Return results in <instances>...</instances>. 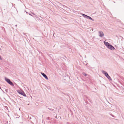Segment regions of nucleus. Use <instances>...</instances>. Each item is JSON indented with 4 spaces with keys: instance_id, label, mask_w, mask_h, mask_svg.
Instances as JSON below:
<instances>
[{
    "instance_id": "obj_1",
    "label": "nucleus",
    "mask_w": 124,
    "mask_h": 124,
    "mask_svg": "<svg viewBox=\"0 0 124 124\" xmlns=\"http://www.w3.org/2000/svg\"><path fill=\"white\" fill-rule=\"evenodd\" d=\"M104 43L108 49L113 50L115 49V48L108 42L104 41Z\"/></svg>"
},
{
    "instance_id": "obj_2",
    "label": "nucleus",
    "mask_w": 124,
    "mask_h": 124,
    "mask_svg": "<svg viewBox=\"0 0 124 124\" xmlns=\"http://www.w3.org/2000/svg\"><path fill=\"white\" fill-rule=\"evenodd\" d=\"M104 43L108 49L113 50L115 49V48L108 42L104 41Z\"/></svg>"
},
{
    "instance_id": "obj_3",
    "label": "nucleus",
    "mask_w": 124,
    "mask_h": 124,
    "mask_svg": "<svg viewBox=\"0 0 124 124\" xmlns=\"http://www.w3.org/2000/svg\"><path fill=\"white\" fill-rule=\"evenodd\" d=\"M102 73L104 74L106 77L109 80H111L112 79L110 76L109 75L108 73L106 71L103 70L102 71Z\"/></svg>"
},
{
    "instance_id": "obj_4",
    "label": "nucleus",
    "mask_w": 124,
    "mask_h": 124,
    "mask_svg": "<svg viewBox=\"0 0 124 124\" xmlns=\"http://www.w3.org/2000/svg\"><path fill=\"white\" fill-rule=\"evenodd\" d=\"M5 81L9 84L12 86H14V85L13 83L10 80L6 77L5 78Z\"/></svg>"
},
{
    "instance_id": "obj_5",
    "label": "nucleus",
    "mask_w": 124,
    "mask_h": 124,
    "mask_svg": "<svg viewBox=\"0 0 124 124\" xmlns=\"http://www.w3.org/2000/svg\"><path fill=\"white\" fill-rule=\"evenodd\" d=\"M82 15L83 17H84L85 18H87V19H89L90 20H92L93 21H94L93 19L92 18H91L90 16H88L87 15H86L84 14H83Z\"/></svg>"
},
{
    "instance_id": "obj_6",
    "label": "nucleus",
    "mask_w": 124,
    "mask_h": 124,
    "mask_svg": "<svg viewBox=\"0 0 124 124\" xmlns=\"http://www.w3.org/2000/svg\"><path fill=\"white\" fill-rule=\"evenodd\" d=\"M18 92L19 93L23 95V96L25 97H26V94L23 91H18Z\"/></svg>"
},
{
    "instance_id": "obj_7",
    "label": "nucleus",
    "mask_w": 124,
    "mask_h": 124,
    "mask_svg": "<svg viewBox=\"0 0 124 124\" xmlns=\"http://www.w3.org/2000/svg\"><path fill=\"white\" fill-rule=\"evenodd\" d=\"M98 33L99 34V36L101 37H103L104 35V34L102 31H99Z\"/></svg>"
},
{
    "instance_id": "obj_8",
    "label": "nucleus",
    "mask_w": 124,
    "mask_h": 124,
    "mask_svg": "<svg viewBox=\"0 0 124 124\" xmlns=\"http://www.w3.org/2000/svg\"><path fill=\"white\" fill-rule=\"evenodd\" d=\"M41 74L46 79L48 80V78L47 76L45 73L42 72H41Z\"/></svg>"
},
{
    "instance_id": "obj_9",
    "label": "nucleus",
    "mask_w": 124,
    "mask_h": 124,
    "mask_svg": "<svg viewBox=\"0 0 124 124\" xmlns=\"http://www.w3.org/2000/svg\"><path fill=\"white\" fill-rule=\"evenodd\" d=\"M85 97V99H84V100L86 102V103H87V99H88L89 100V101H90V100H89L88 98L86 96Z\"/></svg>"
},
{
    "instance_id": "obj_10",
    "label": "nucleus",
    "mask_w": 124,
    "mask_h": 124,
    "mask_svg": "<svg viewBox=\"0 0 124 124\" xmlns=\"http://www.w3.org/2000/svg\"><path fill=\"white\" fill-rule=\"evenodd\" d=\"M83 74L85 76H86L87 75V74H86L84 73H83Z\"/></svg>"
},
{
    "instance_id": "obj_11",
    "label": "nucleus",
    "mask_w": 124,
    "mask_h": 124,
    "mask_svg": "<svg viewBox=\"0 0 124 124\" xmlns=\"http://www.w3.org/2000/svg\"><path fill=\"white\" fill-rule=\"evenodd\" d=\"M2 60V58L1 57V56L0 55V60Z\"/></svg>"
},
{
    "instance_id": "obj_12",
    "label": "nucleus",
    "mask_w": 124,
    "mask_h": 124,
    "mask_svg": "<svg viewBox=\"0 0 124 124\" xmlns=\"http://www.w3.org/2000/svg\"><path fill=\"white\" fill-rule=\"evenodd\" d=\"M29 15H31V16H32L29 13Z\"/></svg>"
},
{
    "instance_id": "obj_13",
    "label": "nucleus",
    "mask_w": 124,
    "mask_h": 124,
    "mask_svg": "<svg viewBox=\"0 0 124 124\" xmlns=\"http://www.w3.org/2000/svg\"><path fill=\"white\" fill-rule=\"evenodd\" d=\"M55 118H57V116H55Z\"/></svg>"
},
{
    "instance_id": "obj_14",
    "label": "nucleus",
    "mask_w": 124,
    "mask_h": 124,
    "mask_svg": "<svg viewBox=\"0 0 124 124\" xmlns=\"http://www.w3.org/2000/svg\"><path fill=\"white\" fill-rule=\"evenodd\" d=\"M53 36H54V34L53 33Z\"/></svg>"
},
{
    "instance_id": "obj_15",
    "label": "nucleus",
    "mask_w": 124,
    "mask_h": 124,
    "mask_svg": "<svg viewBox=\"0 0 124 124\" xmlns=\"http://www.w3.org/2000/svg\"><path fill=\"white\" fill-rule=\"evenodd\" d=\"M32 13L33 14H34V13H33L32 12Z\"/></svg>"
},
{
    "instance_id": "obj_16",
    "label": "nucleus",
    "mask_w": 124,
    "mask_h": 124,
    "mask_svg": "<svg viewBox=\"0 0 124 124\" xmlns=\"http://www.w3.org/2000/svg\"><path fill=\"white\" fill-rule=\"evenodd\" d=\"M19 110H20V108L19 109Z\"/></svg>"
}]
</instances>
